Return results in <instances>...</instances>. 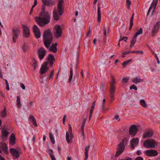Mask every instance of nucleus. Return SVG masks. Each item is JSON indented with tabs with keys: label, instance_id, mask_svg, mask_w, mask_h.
Listing matches in <instances>:
<instances>
[{
	"label": "nucleus",
	"instance_id": "48",
	"mask_svg": "<svg viewBox=\"0 0 160 160\" xmlns=\"http://www.w3.org/2000/svg\"><path fill=\"white\" fill-rule=\"evenodd\" d=\"M92 30L90 28H89V30L88 33L86 34V35L88 37H90L91 35Z\"/></svg>",
	"mask_w": 160,
	"mask_h": 160
},
{
	"label": "nucleus",
	"instance_id": "5",
	"mask_svg": "<svg viewBox=\"0 0 160 160\" xmlns=\"http://www.w3.org/2000/svg\"><path fill=\"white\" fill-rule=\"evenodd\" d=\"M128 140L126 138L123 139L121 142L118 145L117 151L115 155V157H118L122 154L125 148V145H127Z\"/></svg>",
	"mask_w": 160,
	"mask_h": 160
},
{
	"label": "nucleus",
	"instance_id": "20",
	"mask_svg": "<svg viewBox=\"0 0 160 160\" xmlns=\"http://www.w3.org/2000/svg\"><path fill=\"white\" fill-rule=\"evenodd\" d=\"M10 152L13 156L15 157L16 158H18L19 157V154L18 151L14 148H11L10 150Z\"/></svg>",
	"mask_w": 160,
	"mask_h": 160
},
{
	"label": "nucleus",
	"instance_id": "4",
	"mask_svg": "<svg viewBox=\"0 0 160 160\" xmlns=\"http://www.w3.org/2000/svg\"><path fill=\"white\" fill-rule=\"evenodd\" d=\"M63 0H59L58 2L57 9H54L53 12V17L55 21H58L59 19V17L58 16V12L59 16H61L64 12V9L62 7L64 3Z\"/></svg>",
	"mask_w": 160,
	"mask_h": 160
},
{
	"label": "nucleus",
	"instance_id": "34",
	"mask_svg": "<svg viewBox=\"0 0 160 160\" xmlns=\"http://www.w3.org/2000/svg\"><path fill=\"white\" fill-rule=\"evenodd\" d=\"M49 50H51L54 53H56L57 51V49L55 46H53L52 44L50 48H49Z\"/></svg>",
	"mask_w": 160,
	"mask_h": 160
},
{
	"label": "nucleus",
	"instance_id": "28",
	"mask_svg": "<svg viewBox=\"0 0 160 160\" xmlns=\"http://www.w3.org/2000/svg\"><path fill=\"white\" fill-rule=\"evenodd\" d=\"M143 79L138 78L137 77H136L135 78H133L132 80V81L133 82L135 83L136 84L138 82H143Z\"/></svg>",
	"mask_w": 160,
	"mask_h": 160
},
{
	"label": "nucleus",
	"instance_id": "41",
	"mask_svg": "<svg viewBox=\"0 0 160 160\" xmlns=\"http://www.w3.org/2000/svg\"><path fill=\"white\" fill-rule=\"evenodd\" d=\"M132 61V59H130L127 60V61L124 62L122 64V65L124 67L128 65V63Z\"/></svg>",
	"mask_w": 160,
	"mask_h": 160
},
{
	"label": "nucleus",
	"instance_id": "33",
	"mask_svg": "<svg viewBox=\"0 0 160 160\" xmlns=\"http://www.w3.org/2000/svg\"><path fill=\"white\" fill-rule=\"evenodd\" d=\"M134 14H133L132 15V16L131 17L130 20V26L129 28V30H131L133 24V20L134 18Z\"/></svg>",
	"mask_w": 160,
	"mask_h": 160
},
{
	"label": "nucleus",
	"instance_id": "46",
	"mask_svg": "<svg viewBox=\"0 0 160 160\" xmlns=\"http://www.w3.org/2000/svg\"><path fill=\"white\" fill-rule=\"evenodd\" d=\"M129 80V78H123L122 79V82L123 84L127 83L128 82V80Z\"/></svg>",
	"mask_w": 160,
	"mask_h": 160
},
{
	"label": "nucleus",
	"instance_id": "9",
	"mask_svg": "<svg viewBox=\"0 0 160 160\" xmlns=\"http://www.w3.org/2000/svg\"><path fill=\"white\" fill-rule=\"evenodd\" d=\"M138 131V128L136 125H132L129 130V134L132 137H134L136 135Z\"/></svg>",
	"mask_w": 160,
	"mask_h": 160
},
{
	"label": "nucleus",
	"instance_id": "11",
	"mask_svg": "<svg viewBox=\"0 0 160 160\" xmlns=\"http://www.w3.org/2000/svg\"><path fill=\"white\" fill-rule=\"evenodd\" d=\"M145 154L148 156H155L158 154L157 151L155 150H148L144 152Z\"/></svg>",
	"mask_w": 160,
	"mask_h": 160
},
{
	"label": "nucleus",
	"instance_id": "18",
	"mask_svg": "<svg viewBox=\"0 0 160 160\" xmlns=\"http://www.w3.org/2000/svg\"><path fill=\"white\" fill-rule=\"evenodd\" d=\"M153 134V132L152 131H148L143 134L142 138H150L152 136Z\"/></svg>",
	"mask_w": 160,
	"mask_h": 160
},
{
	"label": "nucleus",
	"instance_id": "24",
	"mask_svg": "<svg viewBox=\"0 0 160 160\" xmlns=\"http://www.w3.org/2000/svg\"><path fill=\"white\" fill-rule=\"evenodd\" d=\"M0 147L5 152L8 153V152L7 146L5 143H1Z\"/></svg>",
	"mask_w": 160,
	"mask_h": 160
},
{
	"label": "nucleus",
	"instance_id": "63",
	"mask_svg": "<svg viewBox=\"0 0 160 160\" xmlns=\"http://www.w3.org/2000/svg\"><path fill=\"white\" fill-rule=\"evenodd\" d=\"M114 118L116 120H117L119 118L118 121H120V118H119V116L118 115H116L114 117Z\"/></svg>",
	"mask_w": 160,
	"mask_h": 160
},
{
	"label": "nucleus",
	"instance_id": "12",
	"mask_svg": "<svg viewBox=\"0 0 160 160\" xmlns=\"http://www.w3.org/2000/svg\"><path fill=\"white\" fill-rule=\"evenodd\" d=\"M33 31L36 38L37 39L40 38L41 32L39 28L36 25H34L33 27Z\"/></svg>",
	"mask_w": 160,
	"mask_h": 160
},
{
	"label": "nucleus",
	"instance_id": "62",
	"mask_svg": "<svg viewBox=\"0 0 160 160\" xmlns=\"http://www.w3.org/2000/svg\"><path fill=\"white\" fill-rule=\"evenodd\" d=\"M142 152L140 150H138L137 152V154L138 155H140L141 154Z\"/></svg>",
	"mask_w": 160,
	"mask_h": 160
},
{
	"label": "nucleus",
	"instance_id": "59",
	"mask_svg": "<svg viewBox=\"0 0 160 160\" xmlns=\"http://www.w3.org/2000/svg\"><path fill=\"white\" fill-rule=\"evenodd\" d=\"M135 160H143V159L142 157L139 156L137 157Z\"/></svg>",
	"mask_w": 160,
	"mask_h": 160
},
{
	"label": "nucleus",
	"instance_id": "21",
	"mask_svg": "<svg viewBox=\"0 0 160 160\" xmlns=\"http://www.w3.org/2000/svg\"><path fill=\"white\" fill-rule=\"evenodd\" d=\"M115 80H112V81L110 82V91H115Z\"/></svg>",
	"mask_w": 160,
	"mask_h": 160
},
{
	"label": "nucleus",
	"instance_id": "22",
	"mask_svg": "<svg viewBox=\"0 0 160 160\" xmlns=\"http://www.w3.org/2000/svg\"><path fill=\"white\" fill-rule=\"evenodd\" d=\"M16 140L15 135L13 133H12L10 138V143L14 145L16 143Z\"/></svg>",
	"mask_w": 160,
	"mask_h": 160
},
{
	"label": "nucleus",
	"instance_id": "43",
	"mask_svg": "<svg viewBox=\"0 0 160 160\" xmlns=\"http://www.w3.org/2000/svg\"><path fill=\"white\" fill-rule=\"evenodd\" d=\"M137 37H135L134 36L132 38L131 40V43L135 44L136 42V38Z\"/></svg>",
	"mask_w": 160,
	"mask_h": 160
},
{
	"label": "nucleus",
	"instance_id": "17",
	"mask_svg": "<svg viewBox=\"0 0 160 160\" xmlns=\"http://www.w3.org/2000/svg\"><path fill=\"white\" fill-rule=\"evenodd\" d=\"M9 133V132L6 131L3 128L2 129L1 131V137L3 141H5L7 140Z\"/></svg>",
	"mask_w": 160,
	"mask_h": 160
},
{
	"label": "nucleus",
	"instance_id": "31",
	"mask_svg": "<svg viewBox=\"0 0 160 160\" xmlns=\"http://www.w3.org/2000/svg\"><path fill=\"white\" fill-rule=\"evenodd\" d=\"M6 111V108L5 107H4L3 110L0 112L1 114V116L2 118H4L7 116Z\"/></svg>",
	"mask_w": 160,
	"mask_h": 160
},
{
	"label": "nucleus",
	"instance_id": "2",
	"mask_svg": "<svg viewBox=\"0 0 160 160\" xmlns=\"http://www.w3.org/2000/svg\"><path fill=\"white\" fill-rule=\"evenodd\" d=\"M46 60L47 61L44 62L41 66L40 73L41 75L45 73L49 70V67L48 66V64H49V65L51 67L53 65L55 59L53 55L49 54L46 59Z\"/></svg>",
	"mask_w": 160,
	"mask_h": 160
},
{
	"label": "nucleus",
	"instance_id": "30",
	"mask_svg": "<svg viewBox=\"0 0 160 160\" xmlns=\"http://www.w3.org/2000/svg\"><path fill=\"white\" fill-rule=\"evenodd\" d=\"M29 119H31L32 122H33V124L36 127H38V125L36 121L35 118L32 115H30L29 117Z\"/></svg>",
	"mask_w": 160,
	"mask_h": 160
},
{
	"label": "nucleus",
	"instance_id": "57",
	"mask_svg": "<svg viewBox=\"0 0 160 160\" xmlns=\"http://www.w3.org/2000/svg\"><path fill=\"white\" fill-rule=\"evenodd\" d=\"M37 0H34V4L32 6V8H33L36 6L37 5Z\"/></svg>",
	"mask_w": 160,
	"mask_h": 160
},
{
	"label": "nucleus",
	"instance_id": "13",
	"mask_svg": "<svg viewBox=\"0 0 160 160\" xmlns=\"http://www.w3.org/2000/svg\"><path fill=\"white\" fill-rule=\"evenodd\" d=\"M139 140L138 138H133L130 142V144L131 148L134 149L135 146H136L139 143Z\"/></svg>",
	"mask_w": 160,
	"mask_h": 160
},
{
	"label": "nucleus",
	"instance_id": "10",
	"mask_svg": "<svg viewBox=\"0 0 160 160\" xmlns=\"http://www.w3.org/2000/svg\"><path fill=\"white\" fill-rule=\"evenodd\" d=\"M54 29L55 30V33L54 34L56 38H58L61 36L62 33V29L59 25H56L54 27Z\"/></svg>",
	"mask_w": 160,
	"mask_h": 160
},
{
	"label": "nucleus",
	"instance_id": "60",
	"mask_svg": "<svg viewBox=\"0 0 160 160\" xmlns=\"http://www.w3.org/2000/svg\"><path fill=\"white\" fill-rule=\"evenodd\" d=\"M84 130H81L82 135L83 136V139H84V138H85V134L84 132Z\"/></svg>",
	"mask_w": 160,
	"mask_h": 160
},
{
	"label": "nucleus",
	"instance_id": "55",
	"mask_svg": "<svg viewBox=\"0 0 160 160\" xmlns=\"http://www.w3.org/2000/svg\"><path fill=\"white\" fill-rule=\"evenodd\" d=\"M136 53L138 54H142L143 53V52L142 51H136Z\"/></svg>",
	"mask_w": 160,
	"mask_h": 160
},
{
	"label": "nucleus",
	"instance_id": "6",
	"mask_svg": "<svg viewBox=\"0 0 160 160\" xmlns=\"http://www.w3.org/2000/svg\"><path fill=\"white\" fill-rule=\"evenodd\" d=\"M157 143L153 139H148L143 142V146L147 148H154Z\"/></svg>",
	"mask_w": 160,
	"mask_h": 160
},
{
	"label": "nucleus",
	"instance_id": "16",
	"mask_svg": "<svg viewBox=\"0 0 160 160\" xmlns=\"http://www.w3.org/2000/svg\"><path fill=\"white\" fill-rule=\"evenodd\" d=\"M158 1V0H153V2L151 4V6H150V7H149V8L148 11V13H147V16L149 14V13L150 12L151 9L152 8V6L153 5H154V9H153V10H152V13H151V15H152L153 13L154 12V10H155V8H156V6L157 5Z\"/></svg>",
	"mask_w": 160,
	"mask_h": 160
},
{
	"label": "nucleus",
	"instance_id": "47",
	"mask_svg": "<svg viewBox=\"0 0 160 160\" xmlns=\"http://www.w3.org/2000/svg\"><path fill=\"white\" fill-rule=\"evenodd\" d=\"M48 153L50 156V158L52 160H56L55 156L53 155L51 152H48Z\"/></svg>",
	"mask_w": 160,
	"mask_h": 160
},
{
	"label": "nucleus",
	"instance_id": "3",
	"mask_svg": "<svg viewBox=\"0 0 160 160\" xmlns=\"http://www.w3.org/2000/svg\"><path fill=\"white\" fill-rule=\"evenodd\" d=\"M43 38L45 47L47 49L48 48L53 40L52 36L50 30L48 29L44 32Z\"/></svg>",
	"mask_w": 160,
	"mask_h": 160
},
{
	"label": "nucleus",
	"instance_id": "50",
	"mask_svg": "<svg viewBox=\"0 0 160 160\" xmlns=\"http://www.w3.org/2000/svg\"><path fill=\"white\" fill-rule=\"evenodd\" d=\"M127 39L128 38L126 37H124L122 38H120L119 40V42H120L121 41L123 40L125 42H127Z\"/></svg>",
	"mask_w": 160,
	"mask_h": 160
},
{
	"label": "nucleus",
	"instance_id": "49",
	"mask_svg": "<svg viewBox=\"0 0 160 160\" xmlns=\"http://www.w3.org/2000/svg\"><path fill=\"white\" fill-rule=\"evenodd\" d=\"M68 132L69 134H72V128L71 125L69 124H68Z\"/></svg>",
	"mask_w": 160,
	"mask_h": 160
},
{
	"label": "nucleus",
	"instance_id": "8",
	"mask_svg": "<svg viewBox=\"0 0 160 160\" xmlns=\"http://www.w3.org/2000/svg\"><path fill=\"white\" fill-rule=\"evenodd\" d=\"M46 51L42 47H40L37 50V53L39 59L42 60L44 58L46 54Z\"/></svg>",
	"mask_w": 160,
	"mask_h": 160
},
{
	"label": "nucleus",
	"instance_id": "54",
	"mask_svg": "<svg viewBox=\"0 0 160 160\" xmlns=\"http://www.w3.org/2000/svg\"><path fill=\"white\" fill-rule=\"evenodd\" d=\"M33 103V102L32 101L30 102L28 104V106L30 108L32 106V104Z\"/></svg>",
	"mask_w": 160,
	"mask_h": 160
},
{
	"label": "nucleus",
	"instance_id": "25",
	"mask_svg": "<svg viewBox=\"0 0 160 160\" xmlns=\"http://www.w3.org/2000/svg\"><path fill=\"white\" fill-rule=\"evenodd\" d=\"M69 135H70V138L71 139H72L74 137L72 133V134H70V135H69V134L68 132H66V139L68 143H69L70 142V140L69 138Z\"/></svg>",
	"mask_w": 160,
	"mask_h": 160
},
{
	"label": "nucleus",
	"instance_id": "53",
	"mask_svg": "<svg viewBox=\"0 0 160 160\" xmlns=\"http://www.w3.org/2000/svg\"><path fill=\"white\" fill-rule=\"evenodd\" d=\"M105 101H106V100H105V99H104L103 100V101H102L103 102H102V106L101 107V108H102V109H103L104 108V106L105 104Z\"/></svg>",
	"mask_w": 160,
	"mask_h": 160
},
{
	"label": "nucleus",
	"instance_id": "61",
	"mask_svg": "<svg viewBox=\"0 0 160 160\" xmlns=\"http://www.w3.org/2000/svg\"><path fill=\"white\" fill-rule=\"evenodd\" d=\"M130 53H131L130 51H126V52H123V54L126 55L127 54H129Z\"/></svg>",
	"mask_w": 160,
	"mask_h": 160
},
{
	"label": "nucleus",
	"instance_id": "39",
	"mask_svg": "<svg viewBox=\"0 0 160 160\" xmlns=\"http://www.w3.org/2000/svg\"><path fill=\"white\" fill-rule=\"evenodd\" d=\"M142 28H140L139 30L136 32L134 36L135 37H137L138 35L142 34Z\"/></svg>",
	"mask_w": 160,
	"mask_h": 160
},
{
	"label": "nucleus",
	"instance_id": "36",
	"mask_svg": "<svg viewBox=\"0 0 160 160\" xmlns=\"http://www.w3.org/2000/svg\"><path fill=\"white\" fill-rule=\"evenodd\" d=\"M17 106L19 108L22 106V104L20 101V97L18 96L17 97Z\"/></svg>",
	"mask_w": 160,
	"mask_h": 160
},
{
	"label": "nucleus",
	"instance_id": "26",
	"mask_svg": "<svg viewBox=\"0 0 160 160\" xmlns=\"http://www.w3.org/2000/svg\"><path fill=\"white\" fill-rule=\"evenodd\" d=\"M90 145H88L86 147L85 149V159L84 160H87V159L88 157V150L90 148Z\"/></svg>",
	"mask_w": 160,
	"mask_h": 160
},
{
	"label": "nucleus",
	"instance_id": "37",
	"mask_svg": "<svg viewBox=\"0 0 160 160\" xmlns=\"http://www.w3.org/2000/svg\"><path fill=\"white\" fill-rule=\"evenodd\" d=\"M49 137H50V140H51L52 143L53 144H54L55 143V141L54 138L53 137V134L52 133H50Z\"/></svg>",
	"mask_w": 160,
	"mask_h": 160
},
{
	"label": "nucleus",
	"instance_id": "58",
	"mask_svg": "<svg viewBox=\"0 0 160 160\" xmlns=\"http://www.w3.org/2000/svg\"><path fill=\"white\" fill-rule=\"evenodd\" d=\"M94 108L92 107H91V109L90 110V116H92V113L93 111V110L94 109Z\"/></svg>",
	"mask_w": 160,
	"mask_h": 160
},
{
	"label": "nucleus",
	"instance_id": "23",
	"mask_svg": "<svg viewBox=\"0 0 160 160\" xmlns=\"http://www.w3.org/2000/svg\"><path fill=\"white\" fill-rule=\"evenodd\" d=\"M29 48V47L26 42H24L22 47V50L24 53H26L27 52Z\"/></svg>",
	"mask_w": 160,
	"mask_h": 160
},
{
	"label": "nucleus",
	"instance_id": "14",
	"mask_svg": "<svg viewBox=\"0 0 160 160\" xmlns=\"http://www.w3.org/2000/svg\"><path fill=\"white\" fill-rule=\"evenodd\" d=\"M160 27V21H159L157 22L154 26L152 32V34L153 36H154L158 32Z\"/></svg>",
	"mask_w": 160,
	"mask_h": 160
},
{
	"label": "nucleus",
	"instance_id": "38",
	"mask_svg": "<svg viewBox=\"0 0 160 160\" xmlns=\"http://www.w3.org/2000/svg\"><path fill=\"white\" fill-rule=\"evenodd\" d=\"M107 32L108 33L109 31V28H107L106 27H104L103 29V31L105 36H107Z\"/></svg>",
	"mask_w": 160,
	"mask_h": 160
},
{
	"label": "nucleus",
	"instance_id": "29",
	"mask_svg": "<svg viewBox=\"0 0 160 160\" xmlns=\"http://www.w3.org/2000/svg\"><path fill=\"white\" fill-rule=\"evenodd\" d=\"M29 119H31L32 122H33V124L36 127H38V125L36 121L35 118L32 115H30L29 117Z\"/></svg>",
	"mask_w": 160,
	"mask_h": 160
},
{
	"label": "nucleus",
	"instance_id": "32",
	"mask_svg": "<svg viewBox=\"0 0 160 160\" xmlns=\"http://www.w3.org/2000/svg\"><path fill=\"white\" fill-rule=\"evenodd\" d=\"M71 68L70 70V75L69 77V80H68V82H70L72 79L73 76V71H72V64L71 65Z\"/></svg>",
	"mask_w": 160,
	"mask_h": 160
},
{
	"label": "nucleus",
	"instance_id": "52",
	"mask_svg": "<svg viewBox=\"0 0 160 160\" xmlns=\"http://www.w3.org/2000/svg\"><path fill=\"white\" fill-rule=\"evenodd\" d=\"M53 74H54V70H52L49 76L48 77V79H50L51 78H52L53 77Z\"/></svg>",
	"mask_w": 160,
	"mask_h": 160
},
{
	"label": "nucleus",
	"instance_id": "45",
	"mask_svg": "<svg viewBox=\"0 0 160 160\" xmlns=\"http://www.w3.org/2000/svg\"><path fill=\"white\" fill-rule=\"evenodd\" d=\"M126 3L127 5V8L129 9L131 4V2L129 0H127Z\"/></svg>",
	"mask_w": 160,
	"mask_h": 160
},
{
	"label": "nucleus",
	"instance_id": "1",
	"mask_svg": "<svg viewBox=\"0 0 160 160\" xmlns=\"http://www.w3.org/2000/svg\"><path fill=\"white\" fill-rule=\"evenodd\" d=\"M39 17H36L35 20L37 24L40 26H42L48 24L50 22V14L43 8L39 14Z\"/></svg>",
	"mask_w": 160,
	"mask_h": 160
},
{
	"label": "nucleus",
	"instance_id": "19",
	"mask_svg": "<svg viewBox=\"0 0 160 160\" xmlns=\"http://www.w3.org/2000/svg\"><path fill=\"white\" fill-rule=\"evenodd\" d=\"M44 5L47 6H52L55 4V2L52 0H42Z\"/></svg>",
	"mask_w": 160,
	"mask_h": 160
},
{
	"label": "nucleus",
	"instance_id": "40",
	"mask_svg": "<svg viewBox=\"0 0 160 160\" xmlns=\"http://www.w3.org/2000/svg\"><path fill=\"white\" fill-rule=\"evenodd\" d=\"M32 62H33L32 66L34 67V70H35L37 66V62L35 58H33Z\"/></svg>",
	"mask_w": 160,
	"mask_h": 160
},
{
	"label": "nucleus",
	"instance_id": "7",
	"mask_svg": "<svg viewBox=\"0 0 160 160\" xmlns=\"http://www.w3.org/2000/svg\"><path fill=\"white\" fill-rule=\"evenodd\" d=\"M12 41L15 43L20 33V31L19 28L15 27L12 29Z\"/></svg>",
	"mask_w": 160,
	"mask_h": 160
},
{
	"label": "nucleus",
	"instance_id": "64",
	"mask_svg": "<svg viewBox=\"0 0 160 160\" xmlns=\"http://www.w3.org/2000/svg\"><path fill=\"white\" fill-rule=\"evenodd\" d=\"M104 86V84L103 83H102V84L101 85L100 87V88L101 89H103Z\"/></svg>",
	"mask_w": 160,
	"mask_h": 160
},
{
	"label": "nucleus",
	"instance_id": "35",
	"mask_svg": "<svg viewBox=\"0 0 160 160\" xmlns=\"http://www.w3.org/2000/svg\"><path fill=\"white\" fill-rule=\"evenodd\" d=\"M140 104L144 108L147 107V105L145 100L143 99H141L140 100Z\"/></svg>",
	"mask_w": 160,
	"mask_h": 160
},
{
	"label": "nucleus",
	"instance_id": "44",
	"mask_svg": "<svg viewBox=\"0 0 160 160\" xmlns=\"http://www.w3.org/2000/svg\"><path fill=\"white\" fill-rule=\"evenodd\" d=\"M86 119H85L83 121V122L82 123L81 126V130H84V127L85 123V122L86 121Z\"/></svg>",
	"mask_w": 160,
	"mask_h": 160
},
{
	"label": "nucleus",
	"instance_id": "15",
	"mask_svg": "<svg viewBox=\"0 0 160 160\" xmlns=\"http://www.w3.org/2000/svg\"><path fill=\"white\" fill-rule=\"evenodd\" d=\"M22 26L24 37L26 38L29 37L30 36V30L29 28L25 25H23Z\"/></svg>",
	"mask_w": 160,
	"mask_h": 160
},
{
	"label": "nucleus",
	"instance_id": "56",
	"mask_svg": "<svg viewBox=\"0 0 160 160\" xmlns=\"http://www.w3.org/2000/svg\"><path fill=\"white\" fill-rule=\"evenodd\" d=\"M20 86L22 88V89H23V90L25 89V85H24V84L23 83H21L20 84Z\"/></svg>",
	"mask_w": 160,
	"mask_h": 160
},
{
	"label": "nucleus",
	"instance_id": "42",
	"mask_svg": "<svg viewBox=\"0 0 160 160\" xmlns=\"http://www.w3.org/2000/svg\"><path fill=\"white\" fill-rule=\"evenodd\" d=\"M114 93L115 91H113L112 92V91H110V97L112 101L113 100Z\"/></svg>",
	"mask_w": 160,
	"mask_h": 160
},
{
	"label": "nucleus",
	"instance_id": "51",
	"mask_svg": "<svg viewBox=\"0 0 160 160\" xmlns=\"http://www.w3.org/2000/svg\"><path fill=\"white\" fill-rule=\"evenodd\" d=\"M130 90H132V89H133L135 90H136L137 89V87L134 84H133L130 87Z\"/></svg>",
	"mask_w": 160,
	"mask_h": 160
},
{
	"label": "nucleus",
	"instance_id": "27",
	"mask_svg": "<svg viewBox=\"0 0 160 160\" xmlns=\"http://www.w3.org/2000/svg\"><path fill=\"white\" fill-rule=\"evenodd\" d=\"M101 20V14L100 8V6L98 7V21L100 22Z\"/></svg>",
	"mask_w": 160,
	"mask_h": 160
}]
</instances>
